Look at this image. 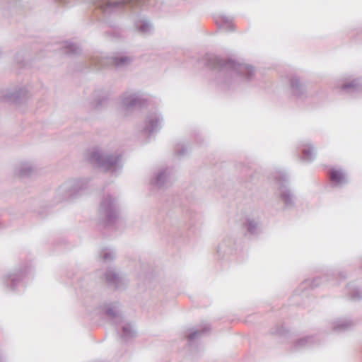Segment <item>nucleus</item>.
Returning a JSON list of instances; mask_svg holds the SVG:
<instances>
[{
    "label": "nucleus",
    "instance_id": "5701e85b",
    "mask_svg": "<svg viewBox=\"0 0 362 362\" xmlns=\"http://www.w3.org/2000/svg\"><path fill=\"white\" fill-rule=\"evenodd\" d=\"M352 327V321L347 318H339L332 322V329L336 332L346 331Z\"/></svg>",
    "mask_w": 362,
    "mask_h": 362
},
{
    "label": "nucleus",
    "instance_id": "f257e3e1",
    "mask_svg": "<svg viewBox=\"0 0 362 362\" xmlns=\"http://www.w3.org/2000/svg\"><path fill=\"white\" fill-rule=\"evenodd\" d=\"M159 0H95L93 6L100 12V18L110 27L115 26V21L122 13L132 17L134 28L140 34L151 35L154 30L152 22L141 13L143 8L156 6Z\"/></svg>",
    "mask_w": 362,
    "mask_h": 362
},
{
    "label": "nucleus",
    "instance_id": "393cba45",
    "mask_svg": "<svg viewBox=\"0 0 362 362\" xmlns=\"http://www.w3.org/2000/svg\"><path fill=\"white\" fill-rule=\"evenodd\" d=\"M35 169L29 162L20 163L16 168L15 173L20 177H28L30 175Z\"/></svg>",
    "mask_w": 362,
    "mask_h": 362
},
{
    "label": "nucleus",
    "instance_id": "39448f33",
    "mask_svg": "<svg viewBox=\"0 0 362 362\" xmlns=\"http://www.w3.org/2000/svg\"><path fill=\"white\" fill-rule=\"evenodd\" d=\"M87 184L85 179L71 180L64 182L56 192V202H61L76 198L86 188Z\"/></svg>",
    "mask_w": 362,
    "mask_h": 362
},
{
    "label": "nucleus",
    "instance_id": "423d86ee",
    "mask_svg": "<svg viewBox=\"0 0 362 362\" xmlns=\"http://www.w3.org/2000/svg\"><path fill=\"white\" fill-rule=\"evenodd\" d=\"M119 207L117 199L112 195H107L101 201L99 217L105 226L112 225L118 218Z\"/></svg>",
    "mask_w": 362,
    "mask_h": 362
},
{
    "label": "nucleus",
    "instance_id": "0eeeda50",
    "mask_svg": "<svg viewBox=\"0 0 362 362\" xmlns=\"http://www.w3.org/2000/svg\"><path fill=\"white\" fill-rule=\"evenodd\" d=\"M27 273V269H15L9 272L2 278V283L8 291L21 292L25 287L24 279Z\"/></svg>",
    "mask_w": 362,
    "mask_h": 362
},
{
    "label": "nucleus",
    "instance_id": "f03ea898",
    "mask_svg": "<svg viewBox=\"0 0 362 362\" xmlns=\"http://www.w3.org/2000/svg\"><path fill=\"white\" fill-rule=\"evenodd\" d=\"M203 60L205 66L218 70V83L228 87L241 80L250 81L255 76V68L247 64L213 54H206Z\"/></svg>",
    "mask_w": 362,
    "mask_h": 362
},
{
    "label": "nucleus",
    "instance_id": "412c9836",
    "mask_svg": "<svg viewBox=\"0 0 362 362\" xmlns=\"http://www.w3.org/2000/svg\"><path fill=\"white\" fill-rule=\"evenodd\" d=\"M329 178L336 186L343 185L348 182L347 177L341 170L332 169L329 173Z\"/></svg>",
    "mask_w": 362,
    "mask_h": 362
},
{
    "label": "nucleus",
    "instance_id": "2eb2a0df",
    "mask_svg": "<svg viewBox=\"0 0 362 362\" xmlns=\"http://www.w3.org/2000/svg\"><path fill=\"white\" fill-rule=\"evenodd\" d=\"M337 275L339 278L341 280H344L346 278V275L344 274L342 272H334V271H329L327 272L323 277H316L313 279L312 282L310 283V286L314 288L320 285V281L321 279L323 278L325 281L330 282L332 285H335V282H334V279H335V276ZM303 284H310V281L306 280L303 282Z\"/></svg>",
    "mask_w": 362,
    "mask_h": 362
},
{
    "label": "nucleus",
    "instance_id": "4be33fe9",
    "mask_svg": "<svg viewBox=\"0 0 362 362\" xmlns=\"http://www.w3.org/2000/svg\"><path fill=\"white\" fill-rule=\"evenodd\" d=\"M235 244L234 240L230 237L224 238L220 243L217 247V252L220 255H225L231 252L233 245Z\"/></svg>",
    "mask_w": 362,
    "mask_h": 362
},
{
    "label": "nucleus",
    "instance_id": "9d476101",
    "mask_svg": "<svg viewBox=\"0 0 362 362\" xmlns=\"http://www.w3.org/2000/svg\"><path fill=\"white\" fill-rule=\"evenodd\" d=\"M107 284L115 290H124L129 283L127 276L115 268H109L105 274Z\"/></svg>",
    "mask_w": 362,
    "mask_h": 362
},
{
    "label": "nucleus",
    "instance_id": "1a4fd4ad",
    "mask_svg": "<svg viewBox=\"0 0 362 362\" xmlns=\"http://www.w3.org/2000/svg\"><path fill=\"white\" fill-rule=\"evenodd\" d=\"M163 117L157 111L149 112L144 123L139 127L141 133L144 136L150 138L151 136L157 133L161 128Z\"/></svg>",
    "mask_w": 362,
    "mask_h": 362
},
{
    "label": "nucleus",
    "instance_id": "2f4dec72",
    "mask_svg": "<svg viewBox=\"0 0 362 362\" xmlns=\"http://www.w3.org/2000/svg\"><path fill=\"white\" fill-rule=\"evenodd\" d=\"M276 333L281 335L283 334V328H279L277 329Z\"/></svg>",
    "mask_w": 362,
    "mask_h": 362
},
{
    "label": "nucleus",
    "instance_id": "dca6fc26",
    "mask_svg": "<svg viewBox=\"0 0 362 362\" xmlns=\"http://www.w3.org/2000/svg\"><path fill=\"white\" fill-rule=\"evenodd\" d=\"M28 94V90L24 87H19L15 89H8L4 95L6 100L11 103H18L25 99Z\"/></svg>",
    "mask_w": 362,
    "mask_h": 362
},
{
    "label": "nucleus",
    "instance_id": "f8f14e48",
    "mask_svg": "<svg viewBox=\"0 0 362 362\" xmlns=\"http://www.w3.org/2000/svg\"><path fill=\"white\" fill-rule=\"evenodd\" d=\"M104 316L114 324L122 322L123 317L120 310V304L118 302H112L104 304L102 308Z\"/></svg>",
    "mask_w": 362,
    "mask_h": 362
},
{
    "label": "nucleus",
    "instance_id": "4468645a",
    "mask_svg": "<svg viewBox=\"0 0 362 362\" xmlns=\"http://www.w3.org/2000/svg\"><path fill=\"white\" fill-rule=\"evenodd\" d=\"M290 90L292 95L298 99H303L307 95L306 86L297 76H293L290 78Z\"/></svg>",
    "mask_w": 362,
    "mask_h": 362
},
{
    "label": "nucleus",
    "instance_id": "72a5a7b5",
    "mask_svg": "<svg viewBox=\"0 0 362 362\" xmlns=\"http://www.w3.org/2000/svg\"><path fill=\"white\" fill-rule=\"evenodd\" d=\"M58 1H61V2L64 1V0H58Z\"/></svg>",
    "mask_w": 362,
    "mask_h": 362
},
{
    "label": "nucleus",
    "instance_id": "9b49d317",
    "mask_svg": "<svg viewBox=\"0 0 362 362\" xmlns=\"http://www.w3.org/2000/svg\"><path fill=\"white\" fill-rule=\"evenodd\" d=\"M147 98L141 92H127L122 96V105L127 110L146 105Z\"/></svg>",
    "mask_w": 362,
    "mask_h": 362
},
{
    "label": "nucleus",
    "instance_id": "aec40b11",
    "mask_svg": "<svg viewBox=\"0 0 362 362\" xmlns=\"http://www.w3.org/2000/svg\"><path fill=\"white\" fill-rule=\"evenodd\" d=\"M302 151V160L305 162H311L315 160L316 151L315 147L309 142H304L300 144Z\"/></svg>",
    "mask_w": 362,
    "mask_h": 362
},
{
    "label": "nucleus",
    "instance_id": "20e7f679",
    "mask_svg": "<svg viewBox=\"0 0 362 362\" xmlns=\"http://www.w3.org/2000/svg\"><path fill=\"white\" fill-rule=\"evenodd\" d=\"M133 55L116 53L111 57L93 56L90 59V66L93 69L100 70L113 66L117 69H125L134 62Z\"/></svg>",
    "mask_w": 362,
    "mask_h": 362
},
{
    "label": "nucleus",
    "instance_id": "c85d7f7f",
    "mask_svg": "<svg viewBox=\"0 0 362 362\" xmlns=\"http://www.w3.org/2000/svg\"><path fill=\"white\" fill-rule=\"evenodd\" d=\"M136 336V331L130 324H125L122 327V332L120 335L121 338L127 341Z\"/></svg>",
    "mask_w": 362,
    "mask_h": 362
},
{
    "label": "nucleus",
    "instance_id": "473e14b6",
    "mask_svg": "<svg viewBox=\"0 0 362 362\" xmlns=\"http://www.w3.org/2000/svg\"><path fill=\"white\" fill-rule=\"evenodd\" d=\"M227 26H228V27H232V25H231V24H230V23H228V24L227 25Z\"/></svg>",
    "mask_w": 362,
    "mask_h": 362
},
{
    "label": "nucleus",
    "instance_id": "c756f323",
    "mask_svg": "<svg viewBox=\"0 0 362 362\" xmlns=\"http://www.w3.org/2000/svg\"><path fill=\"white\" fill-rule=\"evenodd\" d=\"M62 47L64 49V52L69 55H77L81 52L78 45L69 42H65Z\"/></svg>",
    "mask_w": 362,
    "mask_h": 362
},
{
    "label": "nucleus",
    "instance_id": "ddd939ff",
    "mask_svg": "<svg viewBox=\"0 0 362 362\" xmlns=\"http://www.w3.org/2000/svg\"><path fill=\"white\" fill-rule=\"evenodd\" d=\"M338 86L344 93L354 96L362 93V83L358 78H344Z\"/></svg>",
    "mask_w": 362,
    "mask_h": 362
},
{
    "label": "nucleus",
    "instance_id": "a211bd4d",
    "mask_svg": "<svg viewBox=\"0 0 362 362\" xmlns=\"http://www.w3.org/2000/svg\"><path fill=\"white\" fill-rule=\"evenodd\" d=\"M320 344V340L314 336H307L298 339L293 345L295 351H300L314 347Z\"/></svg>",
    "mask_w": 362,
    "mask_h": 362
},
{
    "label": "nucleus",
    "instance_id": "cd10ccee",
    "mask_svg": "<svg viewBox=\"0 0 362 362\" xmlns=\"http://www.w3.org/2000/svg\"><path fill=\"white\" fill-rule=\"evenodd\" d=\"M99 255L104 262L110 263L115 259L116 252L112 248L105 247L101 250Z\"/></svg>",
    "mask_w": 362,
    "mask_h": 362
},
{
    "label": "nucleus",
    "instance_id": "7ed1b4c3",
    "mask_svg": "<svg viewBox=\"0 0 362 362\" xmlns=\"http://www.w3.org/2000/svg\"><path fill=\"white\" fill-rule=\"evenodd\" d=\"M90 162L107 172L117 175L123 168L122 157L119 153H110L100 149L93 150L89 157Z\"/></svg>",
    "mask_w": 362,
    "mask_h": 362
},
{
    "label": "nucleus",
    "instance_id": "f3484780",
    "mask_svg": "<svg viewBox=\"0 0 362 362\" xmlns=\"http://www.w3.org/2000/svg\"><path fill=\"white\" fill-rule=\"evenodd\" d=\"M170 173L169 168L158 170L151 180V185L158 188L164 187L170 181Z\"/></svg>",
    "mask_w": 362,
    "mask_h": 362
},
{
    "label": "nucleus",
    "instance_id": "6e6552de",
    "mask_svg": "<svg viewBox=\"0 0 362 362\" xmlns=\"http://www.w3.org/2000/svg\"><path fill=\"white\" fill-rule=\"evenodd\" d=\"M274 177L280 182L279 195L285 207L287 209L293 208L296 203V196L288 187V175L284 171H280L276 173Z\"/></svg>",
    "mask_w": 362,
    "mask_h": 362
},
{
    "label": "nucleus",
    "instance_id": "bb28decb",
    "mask_svg": "<svg viewBox=\"0 0 362 362\" xmlns=\"http://www.w3.org/2000/svg\"><path fill=\"white\" fill-rule=\"evenodd\" d=\"M347 293L353 300H359L362 298V290L350 283L347 285Z\"/></svg>",
    "mask_w": 362,
    "mask_h": 362
},
{
    "label": "nucleus",
    "instance_id": "7c9ffc66",
    "mask_svg": "<svg viewBox=\"0 0 362 362\" xmlns=\"http://www.w3.org/2000/svg\"><path fill=\"white\" fill-rule=\"evenodd\" d=\"M175 153L180 156H185L186 154V153L187 152V148L186 147V146L182 144H178L175 148Z\"/></svg>",
    "mask_w": 362,
    "mask_h": 362
},
{
    "label": "nucleus",
    "instance_id": "a878e982",
    "mask_svg": "<svg viewBox=\"0 0 362 362\" xmlns=\"http://www.w3.org/2000/svg\"><path fill=\"white\" fill-rule=\"evenodd\" d=\"M209 325H206L201 329H191L189 334H185V337L188 339L189 346H192V343L195 340L202 337L205 333H206L209 330Z\"/></svg>",
    "mask_w": 362,
    "mask_h": 362
},
{
    "label": "nucleus",
    "instance_id": "b1692460",
    "mask_svg": "<svg viewBox=\"0 0 362 362\" xmlns=\"http://www.w3.org/2000/svg\"><path fill=\"white\" fill-rule=\"evenodd\" d=\"M109 93L106 90H98L94 93V103L93 106L95 109H99L106 104Z\"/></svg>",
    "mask_w": 362,
    "mask_h": 362
},
{
    "label": "nucleus",
    "instance_id": "6ab92c4d",
    "mask_svg": "<svg viewBox=\"0 0 362 362\" xmlns=\"http://www.w3.org/2000/svg\"><path fill=\"white\" fill-rule=\"evenodd\" d=\"M244 227L247 233L256 235L261 231L260 221L258 217L247 216L244 223Z\"/></svg>",
    "mask_w": 362,
    "mask_h": 362
}]
</instances>
